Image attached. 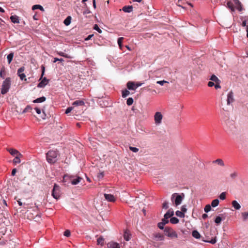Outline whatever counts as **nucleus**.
Returning a JSON list of instances; mask_svg holds the SVG:
<instances>
[{
  "mask_svg": "<svg viewBox=\"0 0 248 248\" xmlns=\"http://www.w3.org/2000/svg\"><path fill=\"white\" fill-rule=\"evenodd\" d=\"M133 103V99L131 97H129L127 99L126 104L128 106H130Z\"/></svg>",
  "mask_w": 248,
  "mask_h": 248,
  "instance_id": "nucleus-40",
  "label": "nucleus"
},
{
  "mask_svg": "<svg viewBox=\"0 0 248 248\" xmlns=\"http://www.w3.org/2000/svg\"><path fill=\"white\" fill-rule=\"evenodd\" d=\"M219 202L218 199L214 200L211 202V206L213 207H215L218 205Z\"/></svg>",
  "mask_w": 248,
  "mask_h": 248,
  "instance_id": "nucleus-33",
  "label": "nucleus"
},
{
  "mask_svg": "<svg viewBox=\"0 0 248 248\" xmlns=\"http://www.w3.org/2000/svg\"><path fill=\"white\" fill-rule=\"evenodd\" d=\"M34 109L37 114H40L41 113V110L40 108H35Z\"/></svg>",
  "mask_w": 248,
  "mask_h": 248,
  "instance_id": "nucleus-63",
  "label": "nucleus"
},
{
  "mask_svg": "<svg viewBox=\"0 0 248 248\" xmlns=\"http://www.w3.org/2000/svg\"><path fill=\"white\" fill-rule=\"evenodd\" d=\"M11 86V79L10 78H6L3 82L1 89V93L4 94L9 90Z\"/></svg>",
  "mask_w": 248,
  "mask_h": 248,
  "instance_id": "nucleus-4",
  "label": "nucleus"
},
{
  "mask_svg": "<svg viewBox=\"0 0 248 248\" xmlns=\"http://www.w3.org/2000/svg\"><path fill=\"white\" fill-rule=\"evenodd\" d=\"M129 94H130L129 91L127 90H124L122 91V96L124 98L126 97Z\"/></svg>",
  "mask_w": 248,
  "mask_h": 248,
  "instance_id": "nucleus-36",
  "label": "nucleus"
},
{
  "mask_svg": "<svg viewBox=\"0 0 248 248\" xmlns=\"http://www.w3.org/2000/svg\"><path fill=\"white\" fill-rule=\"evenodd\" d=\"M57 61L62 62V61H63V60L62 59H59V58H54L53 62H56Z\"/></svg>",
  "mask_w": 248,
  "mask_h": 248,
  "instance_id": "nucleus-61",
  "label": "nucleus"
},
{
  "mask_svg": "<svg viewBox=\"0 0 248 248\" xmlns=\"http://www.w3.org/2000/svg\"><path fill=\"white\" fill-rule=\"evenodd\" d=\"M31 109H32V108L30 106L28 105L23 110V113H25L27 112L30 111Z\"/></svg>",
  "mask_w": 248,
  "mask_h": 248,
  "instance_id": "nucleus-39",
  "label": "nucleus"
},
{
  "mask_svg": "<svg viewBox=\"0 0 248 248\" xmlns=\"http://www.w3.org/2000/svg\"><path fill=\"white\" fill-rule=\"evenodd\" d=\"M164 233L165 235L171 239L178 238V234L176 232L170 227H165L164 228Z\"/></svg>",
  "mask_w": 248,
  "mask_h": 248,
  "instance_id": "nucleus-5",
  "label": "nucleus"
},
{
  "mask_svg": "<svg viewBox=\"0 0 248 248\" xmlns=\"http://www.w3.org/2000/svg\"><path fill=\"white\" fill-rule=\"evenodd\" d=\"M108 248H120L119 244L115 242H110L108 244Z\"/></svg>",
  "mask_w": 248,
  "mask_h": 248,
  "instance_id": "nucleus-16",
  "label": "nucleus"
},
{
  "mask_svg": "<svg viewBox=\"0 0 248 248\" xmlns=\"http://www.w3.org/2000/svg\"><path fill=\"white\" fill-rule=\"evenodd\" d=\"M162 207L164 209H168L169 208L168 202H164L163 203Z\"/></svg>",
  "mask_w": 248,
  "mask_h": 248,
  "instance_id": "nucleus-55",
  "label": "nucleus"
},
{
  "mask_svg": "<svg viewBox=\"0 0 248 248\" xmlns=\"http://www.w3.org/2000/svg\"><path fill=\"white\" fill-rule=\"evenodd\" d=\"M73 109V108L72 107H68L65 110V114H68L69 113H70Z\"/></svg>",
  "mask_w": 248,
  "mask_h": 248,
  "instance_id": "nucleus-50",
  "label": "nucleus"
},
{
  "mask_svg": "<svg viewBox=\"0 0 248 248\" xmlns=\"http://www.w3.org/2000/svg\"><path fill=\"white\" fill-rule=\"evenodd\" d=\"M179 221V219L175 217H172L170 219V223L174 224L178 223Z\"/></svg>",
  "mask_w": 248,
  "mask_h": 248,
  "instance_id": "nucleus-34",
  "label": "nucleus"
},
{
  "mask_svg": "<svg viewBox=\"0 0 248 248\" xmlns=\"http://www.w3.org/2000/svg\"><path fill=\"white\" fill-rule=\"evenodd\" d=\"M79 106L82 107V112H83V110H85L87 108V106L85 105L84 102L82 100L78 101V107Z\"/></svg>",
  "mask_w": 248,
  "mask_h": 248,
  "instance_id": "nucleus-25",
  "label": "nucleus"
},
{
  "mask_svg": "<svg viewBox=\"0 0 248 248\" xmlns=\"http://www.w3.org/2000/svg\"><path fill=\"white\" fill-rule=\"evenodd\" d=\"M186 206L185 205H183L181 207V212H182L183 213H185L186 212Z\"/></svg>",
  "mask_w": 248,
  "mask_h": 248,
  "instance_id": "nucleus-57",
  "label": "nucleus"
},
{
  "mask_svg": "<svg viewBox=\"0 0 248 248\" xmlns=\"http://www.w3.org/2000/svg\"><path fill=\"white\" fill-rule=\"evenodd\" d=\"M32 9L33 10H36V9H39V10H40L42 12H44L45 11L44 8L41 5H38V4L34 5L32 7Z\"/></svg>",
  "mask_w": 248,
  "mask_h": 248,
  "instance_id": "nucleus-24",
  "label": "nucleus"
},
{
  "mask_svg": "<svg viewBox=\"0 0 248 248\" xmlns=\"http://www.w3.org/2000/svg\"><path fill=\"white\" fill-rule=\"evenodd\" d=\"M174 214V212L172 209H169L167 212L164 215L166 218H169L171 217H172Z\"/></svg>",
  "mask_w": 248,
  "mask_h": 248,
  "instance_id": "nucleus-18",
  "label": "nucleus"
},
{
  "mask_svg": "<svg viewBox=\"0 0 248 248\" xmlns=\"http://www.w3.org/2000/svg\"><path fill=\"white\" fill-rule=\"evenodd\" d=\"M18 76L20 77L21 80H25V81L27 80V79L26 78V75H25V74H20L19 75H18Z\"/></svg>",
  "mask_w": 248,
  "mask_h": 248,
  "instance_id": "nucleus-46",
  "label": "nucleus"
},
{
  "mask_svg": "<svg viewBox=\"0 0 248 248\" xmlns=\"http://www.w3.org/2000/svg\"><path fill=\"white\" fill-rule=\"evenodd\" d=\"M142 84H143V83H140V82H137V83H135L136 89L137 88H138V87H140V86H141Z\"/></svg>",
  "mask_w": 248,
  "mask_h": 248,
  "instance_id": "nucleus-62",
  "label": "nucleus"
},
{
  "mask_svg": "<svg viewBox=\"0 0 248 248\" xmlns=\"http://www.w3.org/2000/svg\"><path fill=\"white\" fill-rule=\"evenodd\" d=\"M14 56V52H11L7 57V58L8 59V63L10 64L12 61L13 60V57Z\"/></svg>",
  "mask_w": 248,
  "mask_h": 248,
  "instance_id": "nucleus-27",
  "label": "nucleus"
},
{
  "mask_svg": "<svg viewBox=\"0 0 248 248\" xmlns=\"http://www.w3.org/2000/svg\"><path fill=\"white\" fill-rule=\"evenodd\" d=\"M234 101L233 93L232 91L229 93L227 95V105H230Z\"/></svg>",
  "mask_w": 248,
  "mask_h": 248,
  "instance_id": "nucleus-11",
  "label": "nucleus"
},
{
  "mask_svg": "<svg viewBox=\"0 0 248 248\" xmlns=\"http://www.w3.org/2000/svg\"><path fill=\"white\" fill-rule=\"evenodd\" d=\"M10 19L13 23H19V17L16 15L11 16Z\"/></svg>",
  "mask_w": 248,
  "mask_h": 248,
  "instance_id": "nucleus-15",
  "label": "nucleus"
},
{
  "mask_svg": "<svg viewBox=\"0 0 248 248\" xmlns=\"http://www.w3.org/2000/svg\"><path fill=\"white\" fill-rule=\"evenodd\" d=\"M46 100V97L44 96H42L39 98H37L33 101V102L34 103H42L44 102Z\"/></svg>",
  "mask_w": 248,
  "mask_h": 248,
  "instance_id": "nucleus-21",
  "label": "nucleus"
},
{
  "mask_svg": "<svg viewBox=\"0 0 248 248\" xmlns=\"http://www.w3.org/2000/svg\"><path fill=\"white\" fill-rule=\"evenodd\" d=\"M49 80L47 79L46 77L44 78L37 85L38 88H44L48 83Z\"/></svg>",
  "mask_w": 248,
  "mask_h": 248,
  "instance_id": "nucleus-10",
  "label": "nucleus"
},
{
  "mask_svg": "<svg viewBox=\"0 0 248 248\" xmlns=\"http://www.w3.org/2000/svg\"><path fill=\"white\" fill-rule=\"evenodd\" d=\"M214 85H215V84H214V83L213 81H209L208 83V86L209 87H213Z\"/></svg>",
  "mask_w": 248,
  "mask_h": 248,
  "instance_id": "nucleus-64",
  "label": "nucleus"
},
{
  "mask_svg": "<svg viewBox=\"0 0 248 248\" xmlns=\"http://www.w3.org/2000/svg\"><path fill=\"white\" fill-rule=\"evenodd\" d=\"M232 205L236 210H239L241 208L240 205L236 201H233L232 202Z\"/></svg>",
  "mask_w": 248,
  "mask_h": 248,
  "instance_id": "nucleus-20",
  "label": "nucleus"
},
{
  "mask_svg": "<svg viewBox=\"0 0 248 248\" xmlns=\"http://www.w3.org/2000/svg\"><path fill=\"white\" fill-rule=\"evenodd\" d=\"M104 177V173L103 172H100L98 174L97 177L98 179H102Z\"/></svg>",
  "mask_w": 248,
  "mask_h": 248,
  "instance_id": "nucleus-56",
  "label": "nucleus"
},
{
  "mask_svg": "<svg viewBox=\"0 0 248 248\" xmlns=\"http://www.w3.org/2000/svg\"><path fill=\"white\" fill-rule=\"evenodd\" d=\"M227 4L229 9H231L232 11H234L233 4L232 2L229 1L227 2Z\"/></svg>",
  "mask_w": 248,
  "mask_h": 248,
  "instance_id": "nucleus-38",
  "label": "nucleus"
},
{
  "mask_svg": "<svg viewBox=\"0 0 248 248\" xmlns=\"http://www.w3.org/2000/svg\"><path fill=\"white\" fill-rule=\"evenodd\" d=\"M20 156L19 155H17L16 156L15 158L13 160V163L15 164H19L20 163L21 161L20 159Z\"/></svg>",
  "mask_w": 248,
  "mask_h": 248,
  "instance_id": "nucleus-32",
  "label": "nucleus"
},
{
  "mask_svg": "<svg viewBox=\"0 0 248 248\" xmlns=\"http://www.w3.org/2000/svg\"><path fill=\"white\" fill-rule=\"evenodd\" d=\"M163 116L161 112H156L154 116V119L155 124H159L161 123Z\"/></svg>",
  "mask_w": 248,
  "mask_h": 248,
  "instance_id": "nucleus-9",
  "label": "nucleus"
},
{
  "mask_svg": "<svg viewBox=\"0 0 248 248\" xmlns=\"http://www.w3.org/2000/svg\"><path fill=\"white\" fill-rule=\"evenodd\" d=\"M156 83L157 84H160L161 86H163L164 84V83H168L169 82L165 80H163L160 81H157Z\"/></svg>",
  "mask_w": 248,
  "mask_h": 248,
  "instance_id": "nucleus-49",
  "label": "nucleus"
},
{
  "mask_svg": "<svg viewBox=\"0 0 248 248\" xmlns=\"http://www.w3.org/2000/svg\"><path fill=\"white\" fill-rule=\"evenodd\" d=\"M7 151L10 153V154L13 156H16L17 155H19L20 156H22V155L16 149H7Z\"/></svg>",
  "mask_w": 248,
  "mask_h": 248,
  "instance_id": "nucleus-12",
  "label": "nucleus"
},
{
  "mask_svg": "<svg viewBox=\"0 0 248 248\" xmlns=\"http://www.w3.org/2000/svg\"><path fill=\"white\" fill-rule=\"evenodd\" d=\"M155 237L156 238L157 240L163 241L164 240V236L160 233L155 234Z\"/></svg>",
  "mask_w": 248,
  "mask_h": 248,
  "instance_id": "nucleus-22",
  "label": "nucleus"
},
{
  "mask_svg": "<svg viewBox=\"0 0 248 248\" xmlns=\"http://www.w3.org/2000/svg\"><path fill=\"white\" fill-rule=\"evenodd\" d=\"M242 216L243 217L244 220H246L248 217V212L242 213Z\"/></svg>",
  "mask_w": 248,
  "mask_h": 248,
  "instance_id": "nucleus-41",
  "label": "nucleus"
},
{
  "mask_svg": "<svg viewBox=\"0 0 248 248\" xmlns=\"http://www.w3.org/2000/svg\"><path fill=\"white\" fill-rule=\"evenodd\" d=\"M127 87L129 90H135V83L132 81H129L127 83Z\"/></svg>",
  "mask_w": 248,
  "mask_h": 248,
  "instance_id": "nucleus-14",
  "label": "nucleus"
},
{
  "mask_svg": "<svg viewBox=\"0 0 248 248\" xmlns=\"http://www.w3.org/2000/svg\"><path fill=\"white\" fill-rule=\"evenodd\" d=\"M129 149L133 152H135V153H137L139 151V149L136 147H131V146H130L129 147Z\"/></svg>",
  "mask_w": 248,
  "mask_h": 248,
  "instance_id": "nucleus-48",
  "label": "nucleus"
},
{
  "mask_svg": "<svg viewBox=\"0 0 248 248\" xmlns=\"http://www.w3.org/2000/svg\"><path fill=\"white\" fill-rule=\"evenodd\" d=\"M185 195L184 193H182L181 195H179L178 193H175L171 195V200L173 201V199L175 197L174 204L175 206H178L181 203Z\"/></svg>",
  "mask_w": 248,
  "mask_h": 248,
  "instance_id": "nucleus-6",
  "label": "nucleus"
},
{
  "mask_svg": "<svg viewBox=\"0 0 248 248\" xmlns=\"http://www.w3.org/2000/svg\"><path fill=\"white\" fill-rule=\"evenodd\" d=\"M60 187L57 184H55L52 191V196L54 198L57 200L59 198L60 194Z\"/></svg>",
  "mask_w": 248,
  "mask_h": 248,
  "instance_id": "nucleus-7",
  "label": "nucleus"
},
{
  "mask_svg": "<svg viewBox=\"0 0 248 248\" xmlns=\"http://www.w3.org/2000/svg\"><path fill=\"white\" fill-rule=\"evenodd\" d=\"M104 197L106 200L110 202H114L116 200L114 196L111 194H105Z\"/></svg>",
  "mask_w": 248,
  "mask_h": 248,
  "instance_id": "nucleus-13",
  "label": "nucleus"
},
{
  "mask_svg": "<svg viewBox=\"0 0 248 248\" xmlns=\"http://www.w3.org/2000/svg\"><path fill=\"white\" fill-rule=\"evenodd\" d=\"M164 225L165 224H164V223L161 222L158 223V227L161 230L164 229Z\"/></svg>",
  "mask_w": 248,
  "mask_h": 248,
  "instance_id": "nucleus-53",
  "label": "nucleus"
},
{
  "mask_svg": "<svg viewBox=\"0 0 248 248\" xmlns=\"http://www.w3.org/2000/svg\"><path fill=\"white\" fill-rule=\"evenodd\" d=\"M210 80H211L212 81H214L215 82H216V83H217V82H219L220 80H219V79L217 78V77H216L215 75H213L211 78H210Z\"/></svg>",
  "mask_w": 248,
  "mask_h": 248,
  "instance_id": "nucleus-35",
  "label": "nucleus"
},
{
  "mask_svg": "<svg viewBox=\"0 0 248 248\" xmlns=\"http://www.w3.org/2000/svg\"><path fill=\"white\" fill-rule=\"evenodd\" d=\"M71 17L70 16H67L66 19L64 20L63 21V23L66 25V26H68L70 23H71Z\"/></svg>",
  "mask_w": 248,
  "mask_h": 248,
  "instance_id": "nucleus-29",
  "label": "nucleus"
},
{
  "mask_svg": "<svg viewBox=\"0 0 248 248\" xmlns=\"http://www.w3.org/2000/svg\"><path fill=\"white\" fill-rule=\"evenodd\" d=\"M64 235L66 237H69L70 235V232L67 230L64 232Z\"/></svg>",
  "mask_w": 248,
  "mask_h": 248,
  "instance_id": "nucleus-54",
  "label": "nucleus"
},
{
  "mask_svg": "<svg viewBox=\"0 0 248 248\" xmlns=\"http://www.w3.org/2000/svg\"><path fill=\"white\" fill-rule=\"evenodd\" d=\"M169 218H166L164 216V218L162 219L161 222H163L164 224H166L169 222Z\"/></svg>",
  "mask_w": 248,
  "mask_h": 248,
  "instance_id": "nucleus-51",
  "label": "nucleus"
},
{
  "mask_svg": "<svg viewBox=\"0 0 248 248\" xmlns=\"http://www.w3.org/2000/svg\"><path fill=\"white\" fill-rule=\"evenodd\" d=\"M25 70V67H21L20 68H19L17 70V75H19L20 74H22L23 72Z\"/></svg>",
  "mask_w": 248,
  "mask_h": 248,
  "instance_id": "nucleus-47",
  "label": "nucleus"
},
{
  "mask_svg": "<svg viewBox=\"0 0 248 248\" xmlns=\"http://www.w3.org/2000/svg\"><path fill=\"white\" fill-rule=\"evenodd\" d=\"M248 25H247V20H244V21H243L242 22V26L243 27H245L246 26L247 27V26Z\"/></svg>",
  "mask_w": 248,
  "mask_h": 248,
  "instance_id": "nucleus-60",
  "label": "nucleus"
},
{
  "mask_svg": "<svg viewBox=\"0 0 248 248\" xmlns=\"http://www.w3.org/2000/svg\"><path fill=\"white\" fill-rule=\"evenodd\" d=\"M177 5L185 9H188V8L186 7V5L189 6L190 7H193V5L191 3H188L185 0H179L178 1Z\"/></svg>",
  "mask_w": 248,
  "mask_h": 248,
  "instance_id": "nucleus-8",
  "label": "nucleus"
},
{
  "mask_svg": "<svg viewBox=\"0 0 248 248\" xmlns=\"http://www.w3.org/2000/svg\"><path fill=\"white\" fill-rule=\"evenodd\" d=\"M204 211L206 213L209 212L211 210V205L209 204L206 205L204 207Z\"/></svg>",
  "mask_w": 248,
  "mask_h": 248,
  "instance_id": "nucleus-42",
  "label": "nucleus"
},
{
  "mask_svg": "<svg viewBox=\"0 0 248 248\" xmlns=\"http://www.w3.org/2000/svg\"><path fill=\"white\" fill-rule=\"evenodd\" d=\"M58 54L61 56H63L64 57H68L66 54H65L64 52H60L58 53Z\"/></svg>",
  "mask_w": 248,
  "mask_h": 248,
  "instance_id": "nucleus-58",
  "label": "nucleus"
},
{
  "mask_svg": "<svg viewBox=\"0 0 248 248\" xmlns=\"http://www.w3.org/2000/svg\"><path fill=\"white\" fill-rule=\"evenodd\" d=\"M213 163H216L218 165L223 167L224 166V163L222 159H217L213 162Z\"/></svg>",
  "mask_w": 248,
  "mask_h": 248,
  "instance_id": "nucleus-19",
  "label": "nucleus"
},
{
  "mask_svg": "<svg viewBox=\"0 0 248 248\" xmlns=\"http://www.w3.org/2000/svg\"><path fill=\"white\" fill-rule=\"evenodd\" d=\"M63 182L65 183V185L71 183L73 185H75L78 184V176L65 174L63 177Z\"/></svg>",
  "mask_w": 248,
  "mask_h": 248,
  "instance_id": "nucleus-2",
  "label": "nucleus"
},
{
  "mask_svg": "<svg viewBox=\"0 0 248 248\" xmlns=\"http://www.w3.org/2000/svg\"><path fill=\"white\" fill-rule=\"evenodd\" d=\"M59 157V155L57 151L50 150L46 154L47 161L50 164L56 163Z\"/></svg>",
  "mask_w": 248,
  "mask_h": 248,
  "instance_id": "nucleus-1",
  "label": "nucleus"
},
{
  "mask_svg": "<svg viewBox=\"0 0 248 248\" xmlns=\"http://www.w3.org/2000/svg\"><path fill=\"white\" fill-rule=\"evenodd\" d=\"M97 244L103 246L104 244V239L102 237H99L97 240Z\"/></svg>",
  "mask_w": 248,
  "mask_h": 248,
  "instance_id": "nucleus-30",
  "label": "nucleus"
},
{
  "mask_svg": "<svg viewBox=\"0 0 248 248\" xmlns=\"http://www.w3.org/2000/svg\"><path fill=\"white\" fill-rule=\"evenodd\" d=\"M175 214L177 217H185L184 213L180 211H177L175 213Z\"/></svg>",
  "mask_w": 248,
  "mask_h": 248,
  "instance_id": "nucleus-37",
  "label": "nucleus"
},
{
  "mask_svg": "<svg viewBox=\"0 0 248 248\" xmlns=\"http://www.w3.org/2000/svg\"><path fill=\"white\" fill-rule=\"evenodd\" d=\"M130 234L127 231H125L124 234V239L126 241H129L130 239Z\"/></svg>",
  "mask_w": 248,
  "mask_h": 248,
  "instance_id": "nucleus-31",
  "label": "nucleus"
},
{
  "mask_svg": "<svg viewBox=\"0 0 248 248\" xmlns=\"http://www.w3.org/2000/svg\"><path fill=\"white\" fill-rule=\"evenodd\" d=\"M237 176V173L235 172L232 173L230 174V177L233 179H234Z\"/></svg>",
  "mask_w": 248,
  "mask_h": 248,
  "instance_id": "nucleus-52",
  "label": "nucleus"
},
{
  "mask_svg": "<svg viewBox=\"0 0 248 248\" xmlns=\"http://www.w3.org/2000/svg\"><path fill=\"white\" fill-rule=\"evenodd\" d=\"M221 220H222V218L218 216L216 218L215 222H216V223L218 224L220 223Z\"/></svg>",
  "mask_w": 248,
  "mask_h": 248,
  "instance_id": "nucleus-43",
  "label": "nucleus"
},
{
  "mask_svg": "<svg viewBox=\"0 0 248 248\" xmlns=\"http://www.w3.org/2000/svg\"><path fill=\"white\" fill-rule=\"evenodd\" d=\"M93 29L97 31L99 33L102 32V30L99 28L97 24H95L93 27Z\"/></svg>",
  "mask_w": 248,
  "mask_h": 248,
  "instance_id": "nucleus-45",
  "label": "nucleus"
},
{
  "mask_svg": "<svg viewBox=\"0 0 248 248\" xmlns=\"http://www.w3.org/2000/svg\"><path fill=\"white\" fill-rule=\"evenodd\" d=\"M203 241L205 242H208V243H210L211 244H214L216 243L217 242V240H216V237H214V238H213L211 240H209V238H208L207 240H202Z\"/></svg>",
  "mask_w": 248,
  "mask_h": 248,
  "instance_id": "nucleus-26",
  "label": "nucleus"
},
{
  "mask_svg": "<svg viewBox=\"0 0 248 248\" xmlns=\"http://www.w3.org/2000/svg\"><path fill=\"white\" fill-rule=\"evenodd\" d=\"M192 236L196 239H199L201 237L200 233L196 230H194L192 233Z\"/></svg>",
  "mask_w": 248,
  "mask_h": 248,
  "instance_id": "nucleus-23",
  "label": "nucleus"
},
{
  "mask_svg": "<svg viewBox=\"0 0 248 248\" xmlns=\"http://www.w3.org/2000/svg\"><path fill=\"white\" fill-rule=\"evenodd\" d=\"M224 119L227 132L230 134H233L234 129L235 128L234 122L230 120L228 118H224Z\"/></svg>",
  "mask_w": 248,
  "mask_h": 248,
  "instance_id": "nucleus-3",
  "label": "nucleus"
},
{
  "mask_svg": "<svg viewBox=\"0 0 248 248\" xmlns=\"http://www.w3.org/2000/svg\"><path fill=\"white\" fill-rule=\"evenodd\" d=\"M219 198L220 200H224L226 199V192H224L221 193L219 195Z\"/></svg>",
  "mask_w": 248,
  "mask_h": 248,
  "instance_id": "nucleus-44",
  "label": "nucleus"
},
{
  "mask_svg": "<svg viewBox=\"0 0 248 248\" xmlns=\"http://www.w3.org/2000/svg\"><path fill=\"white\" fill-rule=\"evenodd\" d=\"M124 40V37H120L118 39V44H122L123 41Z\"/></svg>",
  "mask_w": 248,
  "mask_h": 248,
  "instance_id": "nucleus-59",
  "label": "nucleus"
},
{
  "mask_svg": "<svg viewBox=\"0 0 248 248\" xmlns=\"http://www.w3.org/2000/svg\"><path fill=\"white\" fill-rule=\"evenodd\" d=\"M235 4L237 6V8L239 11L242 10V6L241 2L239 1V0H234Z\"/></svg>",
  "mask_w": 248,
  "mask_h": 248,
  "instance_id": "nucleus-28",
  "label": "nucleus"
},
{
  "mask_svg": "<svg viewBox=\"0 0 248 248\" xmlns=\"http://www.w3.org/2000/svg\"><path fill=\"white\" fill-rule=\"evenodd\" d=\"M133 9V6L131 5L129 6H125L123 7L122 10L125 13H130L132 12Z\"/></svg>",
  "mask_w": 248,
  "mask_h": 248,
  "instance_id": "nucleus-17",
  "label": "nucleus"
}]
</instances>
